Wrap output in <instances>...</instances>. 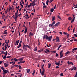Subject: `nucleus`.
<instances>
[{
  "mask_svg": "<svg viewBox=\"0 0 77 77\" xmlns=\"http://www.w3.org/2000/svg\"><path fill=\"white\" fill-rule=\"evenodd\" d=\"M67 63L68 65L72 64V65H74V63L72 62H69V61H68L67 62Z\"/></svg>",
  "mask_w": 77,
  "mask_h": 77,
  "instance_id": "39448f33",
  "label": "nucleus"
},
{
  "mask_svg": "<svg viewBox=\"0 0 77 77\" xmlns=\"http://www.w3.org/2000/svg\"><path fill=\"white\" fill-rule=\"evenodd\" d=\"M50 2V0H47L46 1V3H48V2Z\"/></svg>",
  "mask_w": 77,
  "mask_h": 77,
  "instance_id": "bf43d9fd",
  "label": "nucleus"
},
{
  "mask_svg": "<svg viewBox=\"0 0 77 77\" xmlns=\"http://www.w3.org/2000/svg\"><path fill=\"white\" fill-rule=\"evenodd\" d=\"M25 29L24 31V33L26 34V33H27V28H26V27H25Z\"/></svg>",
  "mask_w": 77,
  "mask_h": 77,
  "instance_id": "9b49d317",
  "label": "nucleus"
},
{
  "mask_svg": "<svg viewBox=\"0 0 77 77\" xmlns=\"http://www.w3.org/2000/svg\"><path fill=\"white\" fill-rule=\"evenodd\" d=\"M21 2L23 5H24V1H21Z\"/></svg>",
  "mask_w": 77,
  "mask_h": 77,
  "instance_id": "4d7b16f0",
  "label": "nucleus"
},
{
  "mask_svg": "<svg viewBox=\"0 0 77 77\" xmlns=\"http://www.w3.org/2000/svg\"><path fill=\"white\" fill-rule=\"evenodd\" d=\"M4 65L5 67H7V66H8V64L6 63H4Z\"/></svg>",
  "mask_w": 77,
  "mask_h": 77,
  "instance_id": "f3484780",
  "label": "nucleus"
},
{
  "mask_svg": "<svg viewBox=\"0 0 77 77\" xmlns=\"http://www.w3.org/2000/svg\"><path fill=\"white\" fill-rule=\"evenodd\" d=\"M44 72H45V71H44V70L43 69V71H42V73H41L42 75H44Z\"/></svg>",
  "mask_w": 77,
  "mask_h": 77,
  "instance_id": "f8f14e48",
  "label": "nucleus"
},
{
  "mask_svg": "<svg viewBox=\"0 0 77 77\" xmlns=\"http://www.w3.org/2000/svg\"><path fill=\"white\" fill-rule=\"evenodd\" d=\"M52 21H54L56 19V16H52Z\"/></svg>",
  "mask_w": 77,
  "mask_h": 77,
  "instance_id": "0eeeda50",
  "label": "nucleus"
},
{
  "mask_svg": "<svg viewBox=\"0 0 77 77\" xmlns=\"http://www.w3.org/2000/svg\"><path fill=\"white\" fill-rule=\"evenodd\" d=\"M68 19L69 21H71V20L72 19V18L71 17H69L68 18Z\"/></svg>",
  "mask_w": 77,
  "mask_h": 77,
  "instance_id": "9d476101",
  "label": "nucleus"
},
{
  "mask_svg": "<svg viewBox=\"0 0 77 77\" xmlns=\"http://www.w3.org/2000/svg\"><path fill=\"white\" fill-rule=\"evenodd\" d=\"M74 36H75V37H77V35L76 34H74Z\"/></svg>",
  "mask_w": 77,
  "mask_h": 77,
  "instance_id": "49530a36",
  "label": "nucleus"
},
{
  "mask_svg": "<svg viewBox=\"0 0 77 77\" xmlns=\"http://www.w3.org/2000/svg\"><path fill=\"white\" fill-rule=\"evenodd\" d=\"M2 19H4L5 18V15H4V13H3L2 14Z\"/></svg>",
  "mask_w": 77,
  "mask_h": 77,
  "instance_id": "6ab92c4d",
  "label": "nucleus"
},
{
  "mask_svg": "<svg viewBox=\"0 0 77 77\" xmlns=\"http://www.w3.org/2000/svg\"><path fill=\"white\" fill-rule=\"evenodd\" d=\"M53 37V36L52 35H51V36H50L48 37V41H51V39H52V38Z\"/></svg>",
  "mask_w": 77,
  "mask_h": 77,
  "instance_id": "7ed1b4c3",
  "label": "nucleus"
},
{
  "mask_svg": "<svg viewBox=\"0 0 77 77\" xmlns=\"http://www.w3.org/2000/svg\"><path fill=\"white\" fill-rule=\"evenodd\" d=\"M74 20H72L71 21V23H73L74 22Z\"/></svg>",
  "mask_w": 77,
  "mask_h": 77,
  "instance_id": "0e129e2a",
  "label": "nucleus"
},
{
  "mask_svg": "<svg viewBox=\"0 0 77 77\" xmlns=\"http://www.w3.org/2000/svg\"><path fill=\"white\" fill-rule=\"evenodd\" d=\"M27 48H30V46H29L28 45H27Z\"/></svg>",
  "mask_w": 77,
  "mask_h": 77,
  "instance_id": "864d4df0",
  "label": "nucleus"
},
{
  "mask_svg": "<svg viewBox=\"0 0 77 77\" xmlns=\"http://www.w3.org/2000/svg\"><path fill=\"white\" fill-rule=\"evenodd\" d=\"M30 69H28L27 70V73H29V72H30Z\"/></svg>",
  "mask_w": 77,
  "mask_h": 77,
  "instance_id": "c756f323",
  "label": "nucleus"
},
{
  "mask_svg": "<svg viewBox=\"0 0 77 77\" xmlns=\"http://www.w3.org/2000/svg\"><path fill=\"white\" fill-rule=\"evenodd\" d=\"M52 24L53 25H54V24H55V21H53Z\"/></svg>",
  "mask_w": 77,
  "mask_h": 77,
  "instance_id": "79ce46f5",
  "label": "nucleus"
},
{
  "mask_svg": "<svg viewBox=\"0 0 77 77\" xmlns=\"http://www.w3.org/2000/svg\"><path fill=\"white\" fill-rule=\"evenodd\" d=\"M35 73V70H34L33 71V72L32 73V75L33 76H34V74Z\"/></svg>",
  "mask_w": 77,
  "mask_h": 77,
  "instance_id": "412c9836",
  "label": "nucleus"
},
{
  "mask_svg": "<svg viewBox=\"0 0 77 77\" xmlns=\"http://www.w3.org/2000/svg\"><path fill=\"white\" fill-rule=\"evenodd\" d=\"M30 6H30V5H28V9L29 8H30Z\"/></svg>",
  "mask_w": 77,
  "mask_h": 77,
  "instance_id": "37998d69",
  "label": "nucleus"
},
{
  "mask_svg": "<svg viewBox=\"0 0 77 77\" xmlns=\"http://www.w3.org/2000/svg\"><path fill=\"white\" fill-rule=\"evenodd\" d=\"M59 68V66H56L55 67V68L56 69H57V68Z\"/></svg>",
  "mask_w": 77,
  "mask_h": 77,
  "instance_id": "6e6d98bb",
  "label": "nucleus"
},
{
  "mask_svg": "<svg viewBox=\"0 0 77 77\" xmlns=\"http://www.w3.org/2000/svg\"><path fill=\"white\" fill-rule=\"evenodd\" d=\"M37 48L36 47L34 49V51H37Z\"/></svg>",
  "mask_w": 77,
  "mask_h": 77,
  "instance_id": "a878e982",
  "label": "nucleus"
},
{
  "mask_svg": "<svg viewBox=\"0 0 77 77\" xmlns=\"http://www.w3.org/2000/svg\"><path fill=\"white\" fill-rule=\"evenodd\" d=\"M14 60H15V61H18V60L17 59H16V58H14Z\"/></svg>",
  "mask_w": 77,
  "mask_h": 77,
  "instance_id": "2f4dec72",
  "label": "nucleus"
},
{
  "mask_svg": "<svg viewBox=\"0 0 77 77\" xmlns=\"http://www.w3.org/2000/svg\"><path fill=\"white\" fill-rule=\"evenodd\" d=\"M57 17L58 18H59V19H60V20H61V18H60V16H59V15H57Z\"/></svg>",
  "mask_w": 77,
  "mask_h": 77,
  "instance_id": "393cba45",
  "label": "nucleus"
},
{
  "mask_svg": "<svg viewBox=\"0 0 77 77\" xmlns=\"http://www.w3.org/2000/svg\"><path fill=\"white\" fill-rule=\"evenodd\" d=\"M49 26H51V27H52L53 26V25L52 24H50Z\"/></svg>",
  "mask_w": 77,
  "mask_h": 77,
  "instance_id": "09e8293b",
  "label": "nucleus"
},
{
  "mask_svg": "<svg viewBox=\"0 0 77 77\" xmlns=\"http://www.w3.org/2000/svg\"><path fill=\"white\" fill-rule=\"evenodd\" d=\"M19 46L20 47H21V44L19 43Z\"/></svg>",
  "mask_w": 77,
  "mask_h": 77,
  "instance_id": "774afa93",
  "label": "nucleus"
},
{
  "mask_svg": "<svg viewBox=\"0 0 77 77\" xmlns=\"http://www.w3.org/2000/svg\"><path fill=\"white\" fill-rule=\"evenodd\" d=\"M62 46V45H60L58 47V48H57V50H59V49L60 47H61V46Z\"/></svg>",
  "mask_w": 77,
  "mask_h": 77,
  "instance_id": "a211bd4d",
  "label": "nucleus"
},
{
  "mask_svg": "<svg viewBox=\"0 0 77 77\" xmlns=\"http://www.w3.org/2000/svg\"><path fill=\"white\" fill-rule=\"evenodd\" d=\"M19 69H22V67H21V66L20 65H19Z\"/></svg>",
  "mask_w": 77,
  "mask_h": 77,
  "instance_id": "7c9ffc66",
  "label": "nucleus"
},
{
  "mask_svg": "<svg viewBox=\"0 0 77 77\" xmlns=\"http://www.w3.org/2000/svg\"><path fill=\"white\" fill-rule=\"evenodd\" d=\"M5 53H6V55H8V51H6L5 52Z\"/></svg>",
  "mask_w": 77,
  "mask_h": 77,
  "instance_id": "052dcab7",
  "label": "nucleus"
},
{
  "mask_svg": "<svg viewBox=\"0 0 77 77\" xmlns=\"http://www.w3.org/2000/svg\"><path fill=\"white\" fill-rule=\"evenodd\" d=\"M2 62H3V61H0V64H2Z\"/></svg>",
  "mask_w": 77,
  "mask_h": 77,
  "instance_id": "680f3d73",
  "label": "nucleus"
},
{
  "mask_svg": "<svg viewBox=\"0 0 77 77\" xmlns=\"http://www.w3.org/2000/svg\"><path fill=\"white\" fill-rule=\"evenodd\" d=\"M55 39L56 41H57L56 42H60V40H59V37H56V38Z\"/></svg>",
  "mask_w": 77,
  "mask_h": 77,
  "instance_id": "f03ea898",
  "label": "nucleus"
},
{
  "mask_svg": "<svg viewBox=\"0 0 77 77\" xmlns=\"http://www.w3.org/2000/svg\"><path fill=\"white\" fill-rule=\"evenodd\" d=\"M30 35L31 36H33L34 35V34H33V33H32V32H30L29 33V36L30 37Z\"/></svg>",
  "mask_w": 77,
  "mask_h": 77,
  "instance_id": "6e6552de",
  "label": "nucleus"
},
{
  "mask_svg": "<svg viewBox=\"0 0 77 77\" xmlns=\"http://www.w3.org/2000/svg\"><path fill=\"white\" fill-rule=\"evenodd\" d=\"M22 15V14H21V13H20L19 14V15H18V17H20V15Z\"/></svg>",
  "mask_w": 77,
  "mask_h": 77,
  "instance_id": "603ef678",
  "label": "nucleus"
},
{
  "mask_svg": "<svg viewBox=\"0 0 77 77\" xmlns=\"http://www.w3.org/2000/svg\"><path fill=\"white\" fill-rule=\"evenodd\" d=\"M45 38H46V40H48V35H44L43 39H45Z\"/></svg>",
  "mask_w": 77,
  "mask_h": 77,
  "instance_id": "f257e3e1",
  "label": "nucleus"
},
{
  "mask_svg": "<svg viewBox=\"0 0 77 77\" xmlns=\"http://www.w3.org/2000/svg\"><path fill=\"white\" fill-rule=\"evenodd\" d=\"M42 71H43V69L44 70V71H45V69H44V67H42Z\"/></svg>",
  "mask_w": 77,
  "mask_h": 77,
  "instance_id": "c03bdc74",
  "label": "nucleus"
},
{
  "mask_svg": "<svg viewBox=\"0 0 77 77\" xmlns=\"http://www.w3.org/2000/svg\"><path fill=\"white\" fill-rule=\"evenodd\" d=\"M54 11V9L53 8H51L50 10V11L51 12H53Z\"/></svg>",
  "mask_w": 77,
  "mask_h": 77,
  "instance_id": "aec40b11",
  "label": "nucleus"
},
{
  "mask_svg": "<svg viewBox=\"0 0 77 77\" xmlns=\"http://www.w3.org/2000/svg\"><path fill=\"white\" fill-rule=\"evenodd\" d=\"M14 66H15L16 67H17V68H18L19 67V66L18 65H14Z\"/></svg>",
  "mask_w": 77,
  "mask_h": 77,
  "instance_id": "58836bf2",
  "label": "nucleus"
},
{
  "mask_svg": "<svg viewBox=\"0 0 77 77\" xmlns=\"http://www.w3.org/2000/svg\"><path fill=\"white\" fill-rule=\"evenodd\" d=\"M20 42V41L19 40H17L16 41V44H15V45H18V43Z\"/></svg>",
  "mask_w": 77,
  "mask_h": 77,
  "instance_id": "423d86ee",
  "label": "nucleus"
},
{
  "mask_svg": "<svg viewBox=\"0 0 77 77\" xmlns=\"http://www.w3.org/2000/svg\"><path fill=\"white\" fill-rule=\"evenodd\" d=\"M47 8V6H46L45 5H44L43 7V9H44V8Z\"/></svg>",
  "mask_w": 77,
  "mask_h": 77,
  "instance_id": "473e14b6",
  "label": "nucleus"
},
{
  "mask_svg": "<svg viewBox=\"0 0 77 77\" xmlns=\"http://www.w3.org/2000/svg\"><path fill=\"white\" fill-rule=\"evenodd\" d=\"M60 76H63V73H61L60 74Z\"/></svg>",
  "mask_w": 77,
  "mask_h": 77,
  "instance_id": "4c0bfd02",
  "label": "nucleus"
},
{
  "mask_svg": "<svg viewBox=\"0 0 77 77\" xmlns=\"http://www.w3.org/2000/svg\"><path fill=\"white\" fill-rule=\"evenodd\" d=\"M69 53H70L69 51H68L67 52L65 53V56H66L67 54H68Z\"/></svg>",
  "mask_w": 77,
  "mask_h": 77,
  "instance_id": "dca6fc26",
  "label": "nucleus"
},
{
  "mask_svg": "<svg viewBox=\"0 0 77 77\" xmlns=\"http://www.w3.org/2000/svg\"><path fill=\"white\" fill-rule=\"evenodd\" d=\"M55 64L57 65H58V66H59V65H60V64L58 63H55Z\"/></svg>",
  "mask_w": 77,
  "mask_h": 77,
  "instance_id": "5701e85b",
  "label": "nucleus"
},
{
  "mask_svg": "<svg viewBox=\"0 0 77 77\" xmlns=\"http://www.w3.org/2000/svg\"><path fill=\"white\" fill-rule=\"evenodd\" d=\"M23 50H22V51H23V49H24V48H25V46L26 45H24L23 44Z\"/></svg>",
  "mask_w": 77,
  "mask_h": 77,
  "instance_id": "b1692460",
  "label": "nucleus"
},
{
  "mask_svg": "<svg viewBox=\"0 0 77 77\" xmlns=\"http://www.w3.org/2000/svg\"><path fill=\"white\" fill-rule=\"evenodd\" d=\"M73 40L74 41H76L77 42V39L75 38L73 39Z\"/></svg>",
  "mask_w": 77,
  "mask_h": 77,
  "instance_id": "a18cd8bd",
  "label": "nucleus"
},
{
  "mask_svg": "<svg viewBox=\"0 0 77 77\" xmlns=\"http://www.w3.org/2000/svg\"><path fill=\"white\" fill-rule=\"evenodd\" d=\"M15 16L18 15V13L16 12L15 14Z\"/></svg>",
  "mask_w": 77,
  "mask_h": 77,
  "instance_id": "de8ad7c7",
  "label": "nucleus"
},
{
  "mask_svg": "<svg viewBox=\"0 0 77 77\" xmlns=\"http://www.w3.org/2000/svg\"><path fill=\"white\" fill-rule=\"evenodd\" d=\"M52 53H56V51H53L51 52Z\"/></svg>",
  "mask_w": 77,
  "mask_h": 77,
  "instance_id": "ea45409f",
  "label": "nucleus"
},
{
  "mask_svg": "<svg viewBox=\"0 0 77 77\" xmlns=\"http://www.w3.org/2000/svg\"><path fill=\"white\" fill-rule=\"evenodd\" d=\"M21 63H24L25 62V61H21Z\"/></svg>",
  "mask_w": 77,
  "mask_h": 77,
  "instance_id": "13d9d810",
  "label": "nucleus"
},
{
  "mask_svg": "<svg viewBox=\"0 0 77 77\" xmlns=\"http://www.w3.org/2000/svg\"><path fill=\"white\" fill-rule=\"evenodd\" d=\"M18 60H20V61H22V60H23V58H19L18 59Z\"/></svg>",
  "mask_w": 77,
  "mask_h": 77,
  "instance_id": "cd10ccee",
  "label": "nucleus"
},
{
  "mask_svg": "<svg viewBox=\"0 0 77 77\" xmlns=\"http://www.w3.org/2000/svg\"><path fill=\"white\" fill-rule=\"evenodd\" d=\"M58 57V54L57 53L56 54V57Z\"/></svg>",
  "mask_w": 77,
  "mask_h": 77,
  "instance_id": "5fc2aeb1",
  "label": "nucleus"
},
{
  "mask_svg": "<svg viewBox=\"0 0 77 77\" xmlns=\"http://www.w3.org/2000/svg\"><path fill=\"white\" fill-rule=\"evenodd\" d=\"M21 9H22V8H21L19 10V12H20L21 11Z\"/></svg>",
  "mask_w": 77,
  "mask_h": 77,
  "instance_id": "e2e57ef3",
  "label": "nucleus"
},
{
  "mask_svg": "<svg viewBox=\"0 0 77 77\" xmlns=\"http://www.w3.org/2000/svg\"><path fill=\"white\" fill-rule=\"evenodd\" d=\"M6 31H7V30H5L4 32L3 33V34L5 35V34L7 35L8 34V32H6Z\"/></svg>",
  "mask_w": 77,
  "mask_h": 77,
  "instance_id": "1a4fd4ad",
  "label": "nucleus"
},
{
  "mask_svg": "<svg viewBox=\"0 0 77 77\" xmlns=\"http://www.w3.org/2000/svg\"><path fill=\"white\" fill-rule=\"evenodd\" d=\"M46 51H47L48 53H50V51L48 49H45Z\"/></svg>",
  "mask_w": 77,
  "mask_h": 77,
  "instance_id": "c9c22d12",
  "label": "nucleus"
},
{
  "mask_svg": "<svg viewBox=\"0 0 77 77\" xmlns=\"http://www.w3.org/2000/svg\"><path fill=\"white\" fill-rule=\"evenodd\" d=\"M73 70H75L76 69V67L74 66L73 68Z\"/></svg>",
  "mask_w": 77,
  "mask_h": 77,
  "instance_id": "c85d7f7f",
  "label": "nucleus"
},
{
  "mask_svg": "<svg viewBox=\"0 0 77 77\" xmlns=\"http://www.w3.org/2000/svg\"><path fill=\"white\" fill-rule=\"evenodd\" d=\"M3 71L4 72L5 74H6V73H7V70H3Z\"/></svg>",
  "mask_w": 77,
  "mask_h": 77,
  "instance_id": "4468645a",
  "label": "nucleus"
},
{
  "mask_svg": "<svg viewBox=\"0 0 77 77\" xmlns=\"http://www.w3.org/2000/svg\"><path fill=\"white\" fill-rule=\"evenodd\" d=\"M75 27H74V29H73V33H74V31H75Z\"/></svg>",
  "mask_w": 77,
  "mask_h": 77,
  "instance_id": "e433bc0d",
  "label": "nucleus"
},
{
  "mask_svg": "<svg viewBox=\"0 0 77 77\" xmlns=\"http://www.w3.org/2000/svg\"><path fill=\"white\" fill-rule=\"evenodd\" d=\"M74 56L75 57L76 59H77V55H74Z\"/></svg>",
  "mask_w": 77,
  "mask_h": 77,
  "instance_id": "69168bd1",
  "label": "nucleus"
},
{
  "mask_svg": "<svg viewBox=\"0 0 77 77\" xmlns=\"http://www.w3.org/2000/svg\"><path fill=\"white\" fill-rule=\"evenodd\" d=\"M30 6H33V3H31L30 4Z\"/></svg>",
  "mask_w": 77,
  "mask_h": 77,
  "instance_id": "4be33fe9",
  "label": "nucleus"
},
{
  "mask_svg": "<svg viewBox=\"0 0 77 77\" xmlns=\"http://www.w3.org/2000/svg\"><path fill=\"white\" fill-rule=\"evenodd\" d=\"M60 59H61L62 57H63V54H60Z\"/></svg>",
  "mask_w": 77,
  "mask_h": 77,
  "instance_id": "2eb2a0df",
  "label": "nucleus"
},
{
  "mask_svg": "<svg viewBox=\"0 0 77 77\" xmlns=\"http://www.w3.org/2000/svg\"><path fill=\"white\" fill-rule=\"evenodd\" d=\"M25 18L26 19H28V18H29V16H27L25 17Z\"/></svg>",
  "mask_w": 77,
  "mask_h": 77,
  "instance_id": "a19ab883",
  "label": "nucleus"
},
{
  "mask_svg": "<svg viewBox=\"0 0 77 77\" xmlns=\"http://www.w3.org/2000/svg\"><path fill=\"white\" fill-rule=\"evenodd\" d=\"M1 68L2 69V70H5V69L4 68H3V66H2V67H1Z\"/></svg>",
  "mask_w": 77,
  "mask_h": 77,
  "instance_id": "f704fd0d",
  "label": "nucleus"
},
{
  "mask_svg": "<svg viewBox=\"0 0 77 77\" xmlns=\"http://www.w3.org/2000/svg\"><path fill=\"white\" fill-rule=\"evenodd\" d=\"M59 33L60 34V35H62V32H59Z\"/></svg>",
  "mask_w": 77,
  "mask_h": 77,
  "instance_id": "338daca9",
  "label": "nucleus"
},
{
  "mask_svg": "<svg viewBox=\"0 0 77 77\" xmlns=\"http://www.w3.org/2000/svg\"><path fill=\"white\" fill-rule=\"evenodd\" d=\"M6 54H5V56H4L3 59H6Z\"/></svg>",
  "mask_w": 77,
  "mask_h": 77,
  "instance_id": "bb28decb",
  "label": "nucleus"
},
{
  "mask_svg": "<svg viewBox=\"0 0 77 77\" xmlns=\"http://www.w3.org/2000/svg\"><path fill=\"white\" fill-rule=\"evenodd\" d=\"M51 64L50 63L48 64V68H50V67H51Z\"/></svg>",
  "mask_w": 77,
  "mask_h": 77,
  "instance_id": "ddd939ff",
  "label": "nucleus"
},
{
  "mask_svg": "<svg viewBox=\"0 0 77 77\" xmlns=\"http://www.w3.org/2000/svg\"><path fill=\"white\" fill-rule=\"evenodd\" d=\"M60 24V22H58L55 25H54V26H55V27H57L58 26V25Z\"/></svg>",
  "mask_w": 77,
  "mask_h": 77,
  "instance_id": "20e7f679",
  "label": "nucleus"
},
{
  "mask_svg": "<svg viewBox=\"0 0 77 77\" xmlns=\"http://www.w3.org/2000/svg\"><path fill=\"white\" fill-rule=\"evenodd\" d=\"M7 40H5V44H8V42H7Z\"/></svg>",
  "mask_w": 77,
  "mask_h": 77,
  "instance_id": "3c124183",
  "label": "nucleus"
},
{
  "mask_svg": "<svg viewBox=\"0 0 77 77\" xmlns=\"http://www.w3.org/2000/svg\"><path fill=\"white\" fill-rule=\"evenodd\" d=\"M63 34H64V35H66L67 34V33L65 32H63Z\"/></svg>",
  "mask_w": 77,
  "mask_h": 77,
  "instance_id": "8fccbe9b",
  "label": "nucleus"
},
{
  "mask_svg": "<svg viewBox=\"0 0 77 77\" xmlns=\"http://www.w3.org/2000/svg\"><path fill=\"white\" fill-rule=\"evenodd\" d=\"M11 57V56H7L6 57V58H7V59H9V58H10V57Z\"/></svg>",
  "mask_w": 77,
  "mask_h": 77,
  "instance_id": "72a5a7b5",
  "label": "nucleus"
}]
</instances>
